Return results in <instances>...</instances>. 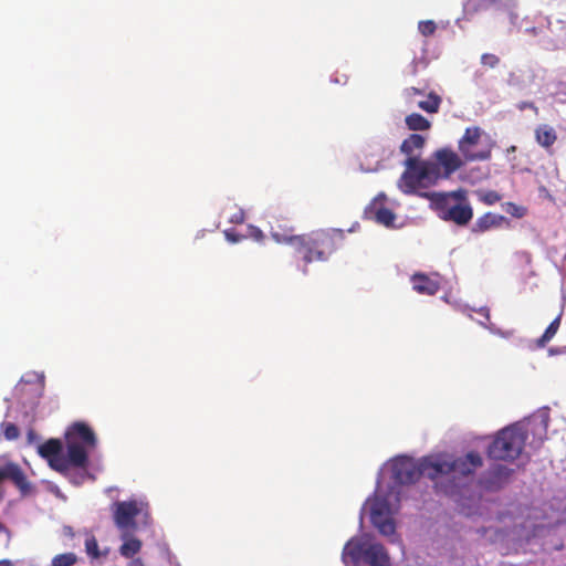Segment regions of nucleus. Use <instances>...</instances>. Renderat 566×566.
<instances>
[{
	"label": "nucleus",
	"instance_id": "nucleus-9",
	"mask_svg": "<svg viewBox=\"0 0 566 566\" xmlns=\"http://www.w3.org/2000/svg\"><path fill=\"white\" fill-rule=\"evenodd\" d=\"M39 454L45 459L49 465L64 476H71L70 455L62 454V443L59 439H49L38 448Z\"/></svg>",
	"mask_w": 566,
	"mask_h": 566
},
{
	"label": "nucleus",
	"instance_id": "nucleus-1",
	"mask_svg": "<svg viewBox=\"0 0 566 566\" xmlns=\"http://www.w3.org/2000/svg\"><path fill=\"white\" fill-rule=\"evenodd\" d=\"M286 235V233L275 232V237L292 240ZM344 239L345 234L340 229L317 230L293 238V241H296L294 250L302 255L305 264L315 261L325 262L343 245Z\"/></svg>",
	"mask_w": 566,
	"mask_h": 566
},
{
	"label": "nucleus",
	"instance_id": "nucleus-35",
	"mask_svg": "<svg viewBox=\"0 0 566 566\" xmlns=\"http://www.w3.org/2000/svg\"><path fill=\"white\" fill-rule=\"evenodd\" d=\"M500 59L495 54L484 53L481 56V64L491 69H494L499 65Z\"/></svg>",
	"mask_w": 566,
	"mask_h": 566
},
{
	"label": "nucleus",
	"instance_id": "nucleus-12",
	"mask_svg": "<svg viewBox=\"0 0 566 566\" xmlns=\"http://www.w3.org/2000/svg\"><path fill=\"white\" fill-rule=\"evenodd\" d=\"M436 161H431L438 167L439 179L449 178L453 172L460 169L465 163L457 153L450 148H442L434 153Z\"/></svg>",
	"mask_w": 566,
	"mask_h": 566
},
{
	"label": "nucleus",
	"instance_id": "nucleus-18",
	"mask_svg": "<svg viewBox=\"0 0 566 566\" xmlns=\"http://www.w3.org/2000/svg\"><path fill=\"white\" fill-rule=\"evenodd\" d=\"M505 217L502 214H496L493 212H486L483 216L479 217L474 224L472 226L471 231L473 233H483L494 228L501 227V224L505 221Z\"/></svg>",
	"mask_w": 566,
	"mask_h": 566
},
{
	"label": "nucleus",
	"instance_id": "nucleus-22",
	"mask_svg": "<svg viewBox=\"0 0 566 566\" xmlns=\"http://www.w3.org/2000/svg\"><path fill=\"white\" fill-rule=\"evenodd\" d=\"M406 126L412 132L429 130L431 127L430 120L419 113H411L405 118Z\"/></svg>",
	"mask_w": 566,
	"mask_h": 566
},
{
	"label": "nucleus",
	"instance_id": "nucleus-17",
	"mask_svg": "<svg viewBox=\"0 0 566 566\" xmlns=\"http://www.w3.org/2000/svg\"><path fill=\"white\" fill-rule=\"evenodd\" d=\"M426 145V138L419 134H410L400 145V151L406 155V159L419 158L420 151Z\"/></svg>",
	"mask_w": 566,
	"mask_h": 566
},
{
	"label": "nucleus",
	"instance_id": "nucleus-34",
	"mask_svg": "<svg viewBox=\"0 0 566 566\" xmlns=\"http://www.w3.org/2000/svg\"><path fill=\"white\" fill-rule=\"evenodd\" d=\"M506 212L515 218H523L526 214V208L515 205L513 202H507L506 205Z\"/></svg>",
	"mask_w": 566,
	"mask_h": 566
},
{
	"label": "nucleus",
	"instance_id": "nucleus-26",
	"mask_svg": "<svg viewBox=\"0 0 566 566\" xmlns=\"http://www.w3.org/2000/svg\"><path fill=\"white\" fill-rule=\"evenodd\" d=\"M562 316L558 315L545 329L544 334L537 340L538 346L544 347L557 333L560 326Z\"/></svg>",
	"mask_w": 566,
	"mask_h": 566
},
{
	"label": "nucleus",
	"instance_id": "nucleus-13",
	"mask_svg": "<svg viewBox=\"0 0 566 566\" xmlns=\"http://www.w3.org/2000/svg\"><path fill=\"white\" fill-rule=\"evenodd\" d=\"M370 541L368 536L354 537L349 539L342 554L343 562L346 566H357L358 563L366 558L367 548H369Z\"/></svg>",
	"mask_w": 566,
	"mask_h": 566
},
{
	"label": "nucleus",
	"instance_id": "nucleus-42",
	"mask_svg": "<svg viewBox=\"0 0 566 566\" xmlns=\"http://www.w3.org/2000/svg\"><path fill=\"white\" fill-rule=\"evenodd\" d=\"M557 23H560V24H562L560 30H565V31H566V21H564V20H557Z\"/></svg>",
	"mask_w": 566,
	"mask_h": 566
},
{
	"label": "nucleus",
	"instance_id": "nucleus-20",
	"mask_svg": "<svg viewBox=\"0 0 566 566\" xmlns=\"http://www.w3.org/2000/svg\"><path fill=\"white\" fill-rule=\"evenodd\" d=\"M365 562L369 566H389L390 564L385 547L379 543H370Z\"/></svg>",
	"mask_w": 566,
	"mask_h": 566
},
{
	"label": "nucleus",
	"instance_id": "nucleus-14",
	"mask_svg": "<svg viewBox=\"0 0 566 566\" xmlns=\"http://www.w3.org/2000/svg\"><path fill=\"white\" fill-rule=\"evenodd\" d=\"M6 479L11 480L23 494H27L31 489L24 472L18 464L9 463L0 469V482Z\"/></svg>",
	"mask_w": 566,
	"mask_h": 566
},
{
	"label": "nucleus",
	"instance_id": "nucleus-40",
	"mask_svg": "<svg viewBox=\"0 0 566 566\" xmlns=\"http://www.w3.org/2000/svg\"><path fill=\"white\" fill-rule=\"evenodd\" d=\"M423 90L417 88V87H407L403 91V95L407 99H412L416 95H422Z\"/></svg>",
	"mask_w": 566,
	"mask_h": 566
},
{
	"label": "nucleus",
	"instance_id": "nucleus-21",
	"mask_svg": "<svg viewBox=\"0 0 566 566\" xmlns=\"http://www.w3.org/2000/svg\"><path fill=\"white\" fill-rule=\"evenodd\" d=\"M385 199H386L385 195L378 196L375 199V201L371 203L369 209H370V212L374 213V217L378 223H381V224L388 227L394 223L395 213L386 207H382V206L378 207V201L379 200L384 201Z\"/></svg>",
	"mask_w": 566,
	"mask_h": 566
},
{
	"label": "nucleus",
	"instance_id": "nucleus-4",
	"mask_svg": "<svg viewBox=\"0 0 566 566\" xmlns=\"http://www.w3.org/2000/svg\"><path fill=\"white\" fill-rule=\"evenodd\" d=\"M406 169L398 180V188L406 195L417 193L420 188H427L439 180L438 167L428 160L419 158L406 159Z\"/></svg>",
	"mask_w": 566,
	"mask_h": 566
},
{
	"label": "nucleus",
	"instance_id": "nucleus-33",
	"mask_svg": "<svg viewBox=\"0 0 566 566\" xmlns=\"http://www.w3.org/2000/svg\"><path fill=\"white\" fill-rule=\"evenodd\" d=\"M418 30L423 36H430L436 32L437 24L433 20L420 21L418 24Z\"/></svg>",
	"mask_w": 566,
	"mask_h": 566
},
{
	"label": "nucleus",
	"instance_id": "nucleus-31",
	"mask_svg": "<svg viewBox=\"0 0 566 566\" xmlns=\"http://www.w3.org/2000/svg\"><path fill=\"white\" fill-rule=\"evenodd\" d=\"M479 198L483 203L492 206L501 200V195L495 190H488L480 192Z\"/></svg>",
	"mask_w": 566,
	"mask_h": 566
},
{
	"label": "nucleus",
	"instance_id": "nucleus-7",
	"mask_svg": "<svg viewBox=\"0 0 566 566\" xmlns=\"http://www.w3.org/2000/svg\"><path fill=\"white\" fill-rule=\"evenodd\" d=\"M493 142L479 126L467 127L458 143L464 161H483L491 158Z\"/></svg>",
	"mask_w": 566,
	"mask_h": 566
},
{
	"label": "nucleus",
	"instance_id": "nucleus-27",
	"mask_svg": "<svg viewBox=\"0 0 566 566\" xmlns=\"http://www.w3.org/2000/svg\"><path fill=\"white\" fill-rule=\"evenodd\" d=\"M78 560V557L73 552L55 555L50 566H74Z\"/></svg>",
	"mask_w": 566,
	"mask_h": 566
},
{
	"label": "nucleus",
	"instance_id": "nucleus-38",
	"mask_svg": "<svg viewBox=\"0 0 566 566\" xmlns=\"http://www.w3.org/2000/svg\"><path fill=\"white\" fill-rule=\"evenodd\" d=\"M244 211L242 209H235L234 212L229 217V222L233 224H241L244 221Z\"/></svg>",
	"mask_w": 566,
	"mask_h": 566
},
{
	"label": "nucleus",
	"instance_id": "nucleus-37",
	"mask_svg": "<svg viewBox=\"0 0 566 566\" xmlns=\"http://www.w3.org/2000/svg\"><path fill=\"white\" fill-rule=\"evenodd\" d=\"M224 237L226 239L231 242V243H238L240 242L242 239L245 238V235L243 234H239L235 230L233 229H228L224 231Z\"/></svg>",
	"mask_w": 566,
	"mask_h": 566
},
{
	"label": "nucleus",
	"instance_id": "nucleus-10",
	"mask_svg": "<svg viewBox=\"0 0 566 566\" xmlns=\"http://www.w3.org/2000/svg\"><path fill=\"white\" fill-rule=\"evenodd\" d=\"M370 521L382 535L390 536L395 534L396 526L390 517L389 503L385 497L376 496L370 502Z\"/></svg>",
	"mask_w": 566,
	"mask_h": 566
},
{
	"label": "nucleus",
	"instance_id": "nucleus-36",
	"mask_svg": "<svg viewBox=\"0 0 566 566\" xmlns=\"http://www.w3.org/2000/svg\"><path fill=\"white\" fill-rule=\"evenodd\" d=\"M249 237L251 239H253L254 241H258V242H261L263 239H264V234L262 232V230L255 226H252L250 224L248 227V233L245 235V238Z\"/></svg>",
	"mask_w": 566,
	"mask_h": 566
},
{
	"label": "nucleus",
	"instance_id": "nucleus-24",
	"mask_svg": "<svg viewBox=\"0 0 566 566\" xmlns=\"http://www.w3.org/2000/svg\"><path fill=\"white\" fill-rule=\"evenodd\" d=\"M142 548V542L136 537L125 538L123 545L119 547V553L125 558H132Z\"/></svg>",
	"mask_w": 566,
	"mask_h": 566
},
{
	"label": "nucleus",
	"instance_id": "nucleus-41",
	"mask_svg": "<svg viewBox=\"0 0 566 566\" xmlns=\"http://www.w3.org/2000/svg\"><path fill=\"white\" fill-rule=\"evenodd\" d=\"M453 489H454V486H453V485H452V486H450V488H449V486H446V488L441 486V490H442L446 494H453V492H454V491H453Z\"/></svg>",
	"mask_w": 566,
	"mask_h": 566
},
{
	"label": "nucleus",
	"instance_id": "nucleus-15",
	"mask_svg": "<svg viewBox=\"0 0 566 566\" xmlns=\"http://www.w3.org/2000/svg\"><path fill=\"white\" fill-rule=\"evenodd\" d=\"M412 289L423 295L432 296L440 290V282L424 273H415L411 276Z\"/></svg>",
	"mask_w": 566,
	"mask_h": 566
},
{
	"label": "nucleus",
	"instance_id": "nucleus-25",
	"mask_svg": "<svg viewBox=\"0 0 566 566\" xmlns=\"http://www.w3.org/2000/svg\"><path fill=\"white\" fill-rule=\"evenodd\" d=\"M531 431L534 436H536L532 444H534L535 448L542 447L543 442L547 438V423L544 421L532 422Z\"/></svg>",
	"mask_w": 566,
	"mask_h": 566
},
{
	"label": "nucleus",
	"instance_id": "nucleus-44",
	"mask_svg": "<svg viewBox=\"0 0 566 566\" xmlns=\"http://www.w3.org/2000/svg\"><path fill=\"white\" fill-rule=\"evenodd\" d=\"M507 150H509V151H515V150H516V147H515V146H511Z\"/></svg>",
	"mask_w": 566,
	"mask_h": 566
},
{
	"label": "nucleus",
	"instance_id": "nucleus-23",
	"mask_svg": "<svg viewBox=\"0 0 566 566\" xmlns=\"http://www.w3.org/2000/svg\"><path fill=\"white\" fill-rule=\"evenodd\" d=\"M441 103H442L441 96L438 95L436 92H430L427 95V99L420 101L418 103V107L429 114H436L439 112Z\"/></svg>",
	"mask_w": 566,
	"mask_h": 566
},
{
	"label": "nucleus",
	"instance_id": "nucleus-43",
	"mask_svg": "<svg viewBox=\"0 0 566 566\" xmlns=\"http://www.w3.org/2000/svg\"><path fill=\"white\" fill-rule=\"evenodd\" d=\"M0 566H12V564L9 560H0Z\"/></svg>",
	"mask_w": 566,
	"mask_h": 566
},
{
	"label": "nucleus",
	"instance_id": "nucleus-32",
	"mask_svg": "<svg viewBox=\"0 0 566 566\" xmlns=\"http://www.w3.org/2000/svg\"><path fill=\"white\" fill-rule=\"evenodd\" d=\"M2 432L7 440H15L19 438V428L12 422L2 423Z\"/></svg>",
	"mask_w": 566,
	"mask_h": 566
},
{
	"label": "nucleus",
	"instance_id": "nucleus-29",
	"mask_svg": "<svg viewBox=\"0 0 566 566\" xmlns=\"http://www.w3.org/2000/svg\"><path fill=\"white\" fill-rule=\"evenodd\" d=\"M554 96L560 103H566V71L562 72L555 84Z\"/></svg>",
	"mask_w": 566,
	"mask_h": 566
},
{
	"label": "nucleus",
	"instance_id": "nucleus-16",
	"mask_svg": "<svg viewBox=\"0 0 566 566\" xmlns=\"http://www.w3.org/2000/svg\"><path fill=\"white\" fill-rule=\"evenodd\" d=\"M282 232L286 233V237L290 238H297L298 235L294 234V228L290 224L289 220L280 219L277 217H273V219L270 221V233L272 238L279 242V243H286L295 248L296 241L290 240V239H281L280 237H275V232Z\"/></svg>",
	"mask_w": 566,
	"mask_h": 566
},
{
	"label": "nucleus",
	"instance_id": "nucleus-5",
	"mask_svg": "<svg viewBox=\"0 0 566 566\" xmlns=\"http://www.w3.org/2000/svg\"><path fill=\"white\" fill-rule=\"evenodd\" d=\"M434 202L444 221H452L458 226H467L473 218V209L468 202L467 190L459 189L450 193H433Z\"/></svg>",
	"mask_w": 566,
	"mask_h": 566
},
{
	"label": "nucleus",
	"instance_id": "nucleus-2",
	"mask_svg": "<svg viewBox=\"0 0 566 566\" xmlns=\"http://www.w3.org/2000/svg\"><path fill=\"white\" fill-rule=\"evenodd\" d=\"M527 432L518 422L499 430L488 447V457L497 461H515L524 450Z\"/></svg>",
	"mask_w": 566,
	"mask_h": 566
},
{
	"label": "nucleus",
	"instance_id": "nucleus-28",
	"mask_svg": "<svg viewBox=\"0 0 566 566\" xmlns=\"http://www.w3.org/2000/svg\"><path fill=\"white\" fill-rule=\"evenodd\" d=\"M85 552L92 559H98L106 556L107 552L102 553L98 547L97 539L94 535H88L85 539Z\"/></svg>",
	"mask_w": 566,
	"mask_h": 566
},
{
	"label": "nucleus",
	"instance_id": "nucleus-3",
	"mask_svg": "<svg viewBox=\"0 0 566 566\" xmlns=\"http://www.w3.org/2000/svg\"><path fill=\"white\" fill-rule=\"evenodd\" d=\"M66 449L70 461L75 468H88V450L95 449L97 438L93 429L83 421L72 423L66 432Z\"/></svg>",
	"mask_w": 566,
	"mask_h": 566
},
{
	"label": "nucleus",
	"instance_id": "nucleus-39",
	"mask_svg": "<svg viewBox=\"0 0 566 566\" xmlns=\"http://www.w3.org/2000/svg\"><path fill=\"white\" fill-rule=\"evenodd\" d=\"M494 473L497 478L500 479H509L511 476V474L513 473V470L512 469H509L506 467H503V465H499L495 470H494Z\"/></svg>",
	"mask_w": 566,
	"mask_h": 566
},
{
	"label": "nucleus",
	"instance_id": "nucleus-8",
	"mask_svg": "<svg viewBox=\"0 0 566 566\" xmlns=\"http://www.w3.org/2000/svg\"><path fill=\"white\" fill-rule=\"evenodd\" d=\"M433 463L432 468L437 480L449 475L452 478L472 475L476 469L483 465V459L480 453L470 451L464 457L457 459L433 457Z\"/></svg>",
	"mask_w": 566,
	"mask_h": 566
},
{
	"label": "nucleus",
	"instance_id": "nucleus-6",
	"mask_svg": "<svg viewBox=\"0 0 566 566\" xmlns=\"http://www.w3.org/2000/svg\"><path fill=\"white\" fill-rule=\"evenodd\" d=\"M433 464V457H424L419 461L408 457H398L391 463L392 478L399 484L416 483L422 475L436 480Z\"/></svg>",
	"mask_w": 566,
	"mask_h": 566
},
{
	"label": "nucleus",
	"instance_id": "nucleus-19",
	"mask_svg": "<svg viewBox=\"0 0 566 566\" xmlns=\"http://www.w3.org/2000/svg\"><path fill=\"white\" fill-rule=\"evenodd\" d=\"M534 137L536 143L549 151V149L553 147V145L557 140V133L554 129V127L547 125V124H541L538 125L534 130Z\"/></svg>",
	"mask_w": 566,
	"mask_h": 566
},
{
	"label": "nucleus",
	"instance_id": "nucleus-30",
	"mask_svg": "<svg viewBox=\"0 0 566 566\" xmlns=\"http://www.w3.org/2000/svg\"><path fill=\"white\" fill-rule=\"evenodd\" d=\"M87 475V468L80 469L75 467H71V476H66L73 484L80 485L84 482Z\"/></svg>",
	"mask_w": 566,
	"mask_h": 566
},
{
	"label": "nucleus",
	"instance_id": "nucleus-11",
	"mask_svg": "<svg viewBox=\"0 0 566 566\" xmlns=\"http://www.w3.org/2000/svg\"><path fill=\"white\" fill-rule=\"evenodd\" d=\"M114 523L120 531H129L136 527L135 518L140 513L137 501H122L113 505Z\"/></svg>",
	"mask_w": 566,
	"mask_h": 566
}]
</instances>
